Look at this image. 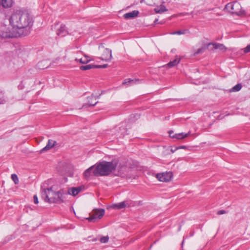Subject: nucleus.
Here are the masks:
<instances>
[{
	"mask_svg": "<svg viewBox=\"0 0 250 250\" xmlns=\"http://www.w3.org/2000/svg\"><path fill=\"white\" fill-rule=\"evenodd\" d=\"M9 20L12 27L18 31L33 24L32 17L27 11H17L12 14Z\"/></svg>",
	"mask_w": 250,
	"mask_h": 250,
	"instance_id": "f257e3e1",
	"label": "nucleus"
},
{
	"mask_svg": "<svg viewBox=\"0 0 250 250\" xmlns=\"http://www.w3.org/2000/svg\"><path fill=\"white\" fill-rule=\"evenodd\" d=\"M116 163L114 160L111 162L103 161L96 166L93 170L94 176H107L116 172Z\"/></svg>",
	"mask_w": 250,
	"mask_h": 250,
	"instance_id": "f03ea898",
	"label": "nucleus"
},
{
	"mask_svg": "<svg viewBox=\"0 0 250 250\" xmlns=\"http://www.w3.org/2000/svg\"><path fill=\"white\" fill-rule=\"evenodd\" d=\"M61 190L55 192L51 188H48L42 191V197L45 202L48 203L63 202V199H61Z\"/></svg>",
	"mask_w": 250,
	"mask_h": 250,
	"instance_id": "7ed1b4c3",
	"label": "nucleus"
},
{
	"mask_svg": "<svg viewBox=\"0 0 250 250\" xmlns=\"http://www.w3.org/2000/svg\"><path fill=\"white\" fill-rule=\"evenodd\" d=\"M21 33L16 29L12 28L10 29L6 25H1L0 27V37L2 38H11L19 37Z\"/></svg>",
	"mask_w": 250,
	"mask_h": 250,
	"instance_id": "20e7f679",
	"label": "nucleus"
},
{
	"mask_svg": "<svg viewBox=\"0 0 250 250\" xmlns=\"http://www.w3.org/2000/svg\"><path fill=\"white\" fill-rule=\"evenodd\" d=\"M225 8L228 10L229 12L239 16L244 15L245 13V11L242 9L241 4L237 1L227 4Z\"/></svg>",
	"mask_w": 250,
	"mask_h": 250,
	"instance_id": "39448f33",
	"label": "nucleus"
},
{
	"mask_svg": "<svg viewBox=\"0 0 250 250\" xmlns=\"http://www.w3.org/2000/svg\"><path fill=\"white\" fill-rule=\"evenodd\" d=\"M116 163V172L113 173L118 176H124L127 172L128 167L125 162H121L117 160H114Z\"/></svg>",
	"mask_w": 250,
	"mask_h": 250,
	"instance_id": "423d86ee",
	"label": "nucleus"
},
{
	"mask_svg": "<svg viewBox=\"0 0 250 250\" xmlns=\"http://www.w3.org/2000/svg\"><path fill=\"white\" fill-rule=\"evenodd\" d=\"M104 209L95 208L90 213V217L86 218L89 222H94L97 219H101L104 214Z\"/></svg>",
	"mask_w": 250,
	"mask_h": 250,
	"instance_id": "0eeeda50",
	"label": "nucleus"
},
{
	"mask_svg": "<svg viewBox=\"0 0 250 250\" xmlns=\"http://www.w3.org/2000/svg\"><path fill=\"white\" fill-rule=\"evenodd\" d=\"M172 176V173L170 172H164L157 174L156 177L160 181L168 182L171 180Z\"/></svg>",
	"mask_w": 250,
	"mask_h": 250,
	"instance_id": "6e6552de",
	"label": "nucleus"
},
{
	"mask_svg": "<svg viewBox=\"0 0 250 250\" xmlns=\"http://www.w3.org/2000/svg\"><path fill=\"white\" fill-rule=\"evenodd\" d=\"M112 58L111 50L108 48H104L101 57V60L109 61Z\"/></svg>",
	"mask_w": 250,
	"mask_h": 250,
	"instance_id": "1a4fd4ad",
	"label": "nucleus"
},
{
	"mask_svg": "<svg viewBox=\"0 0 250 250\" xmlns=\"http://www.w3.org/2000/svg\"><path fill=\"white\" fill-rule=\"evenodd\" d=\"M83 189V187L82 186L72 187L68 189L67 194L75 196L78 195Z\"/></svg>",
	"mask_w": 250,
	"mask_h": 250,
	"instance_id": "9d476101",
	"label": "nucleus"
},
{
	"mask_svg": "<svg viewBox=\"0 0 250 250\" xmlns=\"http://www.w3.org/2000/svg\"><path fill=\"white\" fill-rule=\"evenodd\" d=\"M56 34L58 36L64 37L68 34V32L66 29L64 24H61L60 27L57 30Z\"/></svg>",
	"mask_w": 250,
	"mask_h": 250,
	"instance_id": "9b49d317",
	"label": "nucleus"
},
{
	"mask_svg": "<svg viewBox=\"0 0 250 250\" xmlns=\"http://www.w3.org/2000/svg\"><path fill=\"white\" fill-rule=\"evenodd\" d=\"M190 134V132L188 133H180L178 134H173V131H169V136L172 138H176L177 139H182L188 137Z\"/></svg>",
	"mask_w": 250,
	"mask_h": 250,
	"instance_id": "f8f14e48",
	"label": "nucleus"
},
{
	"mask_svg": "<svg viewBox=\"0 0 250 250\" xmlns=\"http://www.w3.org/2000/svg\"><path fill=\"white\" fill-rule=\"evenodd\" d=\"M87 100H88L87 103L84 104L83 105V107L86 108L88 106H94L97 103V102L95 101L96 100V97L94 96H93V95L88 97L87 98Z\"/></svg>",
	"mask_w": 250,
	"mask_h": 250,
	"instance_id": "ddd939ff",
	"label": "nucleus"
},
{
	"mask_svg": "<svg viewBox=\"0 0 250 250\" xmlns=\"http://www.w3.org/2000/svg\"><path fill=\"white\" fill-rule=\"evenodd\" d=\"M12 0H0V10L2 8H9L12 6Z\"/></svg>",
	"mask_w": 250,
	"mask_h": 250,
	"instance_id": "4468645a",
	"label": "nucleus"
},
{
	"mask_svg": "<svg viewBox=\"0 0 250 250\" xmlns=\"http://www.w3.org/2000/svg\"><path fill=\"white\" fill-rule=\"evenodd\" d=\"M139 13L137 10H134L132 12L125 13L123 17L125 19H132L137 17Z\"/></svg>",
	"mask_w": 250,
	"mask_h": 250,
	"instance_id": "2eb2a0df",
	"label": "nucleus"
},
{
	"mask_svg": "<svg viewBox=\"0 0 250 250\" xmlns=\"http://www.w3.org/2000/svg\"><path fill=\"white\" fill-rule=\"evenodd\" d=\"M96 166H92L85 170L83 173L84 177L85 178H89L91 175H94L93 173V170L95 169Z\"/></svg>",
	"mask_w": 250,
	"mask_h": 250,
	"instance_id": "dca6fc26",
	"label": "nucleus"
},
{
	"mask_svg": "<svg viewBox=\"0 0 250 250\" xmlns=\"http://www.w3.org/2000/svg\"><path fill=\"white\" fill-rule=\"evenodd\" d=\"M139 80L138 79H126L124 80L123 83V84L126 85L127 86L133 85L138 83Z\"/></svg>",
	"mask_w": 250,
	"mask_h": 250,
	"instance_id": "f3484780",
	"label": "nucleus"
},
{
	"mask_svg": "<svg viewBox=\"0 0 250 250\" xmlns=\"http://www.w3.org/2000/svg\"><path fill=\"white\" fill-rule=\"evenodd\" d=\"M56 144V142L52 140H49L46 146L42 149V151H46L52 148Z\"/></svg>",
	"mask_w": 250,
	"mask_h": 250,
	"instance_id": "a211bd4d",
	"label": "nucleus"
},
{
	"mask_svg": "<svg viewBox=\"0 0 250 250\" xmlns=\"http://www.w3.org/2000/svg\"><path fill=\"white\" fill-rule=\"evenodd\" d=\"M212 44L213 46V48L215 49H219L222 52H225L227 48L223 44L221 43H209L208 45Z\"/></svg>",
	"mask_w": 250,
	"mask_h": 250,
	"instance_id": "6ab92c4d",
	"label": "nucleus"
},
{
	"mask_svg": "<svg viewBox=\"0 0 250 250\" xmlns=\"http://www.w3.org/2000/svg\"><path fill=\"white\" fill-rule=\"evenodd\" d=\"M75 61L79 62L83 64H86L90 61V59L89 56L84 55V58H81L80 59H75Z\"/></svg>",
	"mask_w": 250,
	"mask_h": 250,
	"instance_id": "aec40b11",
	"label": "nucleus"
},
{
	"mask_svg": "<svg viewBox=\"0 0 250 250\" xmlns=\"http://www.w3.org/2000/svg\"><path fill=\"white\" fill-rule=\"evenodd\" d=\"M167 9L163 4H161L160 6H158L154 9V11L156 13H162L163 12L167 11Z\"/></svg>",
	"mask_w": 250,
	"mask_h": 250,
	"instance_id": "412c9836",
	"label": "nucleus"
},
{
	"mask_svg": "<svg viewBox=\"0 0 250 250\" xmlns=\"http://www.w3.org/2000/svg\"><path fill=\"white\" fill-rule=\"evenodd\" d=\"M181 59L180 58H176L172 61H170L167 63V66L169 67H174L177 65L180 62Z\"/></svg>",
	"mask_w": 250,
	"mask_h": 250,
	"instance_id": "4be33fe9",
	"label": "nucleus"
},
{
	"mask_svg": "<svg viewBox=\"0 0 250 250\" xmlns=\"http://www.w3.org/2000/svg\"><path fill=\"white\" fill-rule=\"evenodd\" d=\"M80 68L82 70H87L92 68H96V65L90 64L85 65H82L80 66Z\"/></svg>",
	"mask_w": 250,
	"mask_h": 250,
	"instance_id": "5701e85b",
	"label": "nucleus"
},
{
	"mask_svg": "<svg viewBox=\"0 0 250 250\" xmlns=\"http://www.w3.org/2000/svg\"><path fill=\"white\" fill-rule=\"evenodd\" d=\"M126 206L125 202H122L114 205V208L117 209H122L125 207Z\"/></svg>",
	"mask_w": 250,
	"mask_h": 250,
	"instance_id": "b1692460",
	"label": "nucleus"
},
{
	"mask_svg": "<svg viewBox=\"0 0 250 250\" xmlns=\"http://www.w3.org/2000/svg\"><path fill=\"white\" fill-rule=\"evenodd\" d=\"M242 87V85L241 83H238L234 87H233L230 90V92H237L241 90Z\"/></svg>",
	"mask_w": 250,
	"mask_h": 250,
	"instance_id": "393cba45",
	"label": "nucleus"
},
{
	"mask_svg": "<svg viewBox=\"0 0 250 250\" xmlns=\"http://www.w3.org/2000/svg\"><path fill=\"white\" fill-rule=\"evenodd\" d=\"M207 48L206 46H203L200 48L197 49V50L194 53V55H197L199 54L202 53Z\"/></svg>",
	"mask_w": 250,
	"mask_h": 250,
	"instance_id": "a878e982",
	"label": "nucleus"
},
{
	"mask_svg": "<svg viewBox=\"0 0 250 250\" xmlns=\"http://www.w3.org/2000/svg\"><path fill=\"white\" fill-rule=\"evenodd\" d=\"M11 178L15 184H18L19 183V179L16 174H12L11 175Z\"/></svg>",
	"mask_w": 250,
	"mask_h": 250,
	"instance_id": "bb28decb",
	"label": "nucleus"
},
{
	"mask_svg": "<svg viewBox=\"0 0 250 250\" xmlns=\"http://www.w3.org/2000/svg\"><path fill=\"white\" fill-rule=\"evenodd\" d=\"M187 32H188V30H184L182 31L180 30V31L174 32L173 33H172V34L182 35V34H185Z\"/></svg>",
	"mask_w": 250,
	"mask_h": 250,
	"instance_id": "cd10ccee",
	"label": "nucleus"
},
{
	"mask_svg": "<svg viewBox=\"0 0 250 250\" xmlns=\"http://www.w3.org/2000/svg\"><path fill=\"white\" fill-rule=\"evenodd\" d=\"M120 130L121 132V135L122 136V137H124L125 134H127L126 133V131H127L126 129L124 127H122V126L120 127Z\"/></svg>",
	"mask_w": 250,
	"mask_h": 250,
	"instance_id": "c85d7f7f",
	"label": "nucleus"
},
{
	"mask_svg": "<svg viewBox=\"0 0 250 250\" xmlns=\"http://www.w3.org/2000/svg\"><path fill=\"white\" fill-rule=\"evenodd\" d=\"M109 237L108 236L102 237L100 239V242L103 243H106L108 242Z\"/></svg>",
	"mask_w": 250,
	"mask_h": 250,
	"instance_id": "c756f323",
	"label": "nucleus"
},
{
	"mask_svg": "<svg viewBox=\"0 0 250 250\" xmlns=\"http://www.w3.org/2000/svg\"><path fill=\"white\" fill-rule=\"evenodd\" d=\"M244 52L245 53H247L250 52V44L248 45L245 48L243 49Z\"/></svg>",
	"mask_w": 250,
	"mask_h": 250,
	"instance_id": "7c9ffc66",
	"label": "nucleus"
},
{
	"mask_svg": "<svg viewBox=\"0 0 250 250\" xmlns=\"http://www.w3.org/2000/svg\"><path fill=\"white\" fill-rule=\"evenodd\" d=\"M108 66L107 64H104V65H96V68H106Z\"/></svg>",
	"mask_w": 250,
	"mask_h": 250,
	"instance_id": "2f4dec72",
	"label": "nucleus"
},
{
	"mask_svg": "<svg viewBox=\"0 0 250 250\" xmlns=\"http://www.w3.org/2000/svg\"><path fill=\"white\" fill-rule=\"evenodd\" d=\"M6 102L5 98L2 96V97H0V104H4Z\"/></svg>",
	"mask_w": 250,
	"mask_h": 250,
	"instance_id": "473e14b6",
	"label": "nucleus"
},
{
	"mask_svg": "<svg viewBox=\"0 0 250 250\" xmlns=\"http://www.w3.org/2000/svg\"><path fill=\"white\" fill-rule=\"evenodd\" d=\"M34 202L35 204H37L39 203L38 197L36 195H35L33 197Z\"/></svg>",
	"mask_w": 250,
	"mask_h": 250,
	"instance_id": "72a5a7b5",
	"label": "nucleus"
},
{
	"mask_svg": "<svg viewBox=\"0 0 250 250\" xmlns=\"http://www.w3.org/2000/svg\"><path fill=\"white\" fill-rule=\"evenodd\" d=\"M226 213V211L224 210H220L217 212L218 215H222Z\"/></svg>",
	"mask_w": 250,
	"mask_h": 250,
	"instance_id": "f704fd0d",
	"label": "nucleus"
},
{
	"mask_svg": "<svg viewBox=\"0 0 250 250\" xmlns=\"http://www.w3.org/2000/svg\"><path fill=\"white\" fill-rule=\"evenodd\" d=\"M61 199H63L64 200V195L65 194L61 190Z\"/></svg>",
	"mask_w": 250,
	"mask_h": 250,
	"instance_id": "c9c22d12",
	"label": "nucleus"
},
{
	"mask_svg": "<svg viewBox=\"0 0 250 250\" xmlns=\"http://www.w3.org/2000/svg\"><path fill=\"white\" fill-rule=\"evenodd\" d=\"M186 147H187L185 146H181L179 147H177V148H178V149H185Z\"/></svg>",
	"mask_w": 250,
	"mask_h": 250,
	"instance_id": "e433bc0d",
	"label": "nucleus"
},
{
	"mask_svg": "<svg viewBox=\"0 0 250 250\" xmlns=\"http://www.w3.org/2000/svg\"><path fill=\"white\" fill-rule=\"evenodd\" d=\"M177 149H178V148L176 147V148H175V149H171V151H172V152H173H173H175L176 150H177Z\"/></svg>",
	"mask_w": 250,
	"mask_h": 250,
	"instance_id": "4c0bfd02",
	"label": "nucleus"
},
{
	"mask_svg": "<svg viewBox=\"0 0 250 250\" xmlns=\"http://www.w3.org/2000/svg\"><path fill=\"white\" fill-rule=\"evenodd\" d=\"M158 19H156L155 21H154V23H156L157 21H158Z\"/></svg>",
	"mask_w": 250,
	"mask_h": 250,
	"instance_id": "58836bf2",
	"label": "nucleus"
},
{
	"mask_svg": "<svg viewBox=\"0 0 250 250\" xmlns=\"http://www.w3.org/2000/svg\"><path fill=\"white\" fill-rule=\"evenodd\" d=\"M27 34H28V33H25V34H24V35H27Z\"/></svg>",
	"mask_w": 250,
	"mask_h": 250,
	"instance_id": "ea45409f",
	"label": "nucleus"
}]
</instances>
